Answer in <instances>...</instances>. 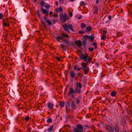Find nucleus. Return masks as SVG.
Segmentation results:
<instances>
[{
    "instance_id": "obj_37",
    "label": "nucleus",
    "mask_w": 132,
    "mask_h": 132,
    "mask_svg": "<svg viewBox=\"0 0 132 132\" xmlns=\"http://www.w3.org/2000/svg\"><path fill=\"white\" fill-rule=\"evenodd\" d=\"M47 22L48 25L49 26L50 25L52 24L51 22L49 20H47Z\"/></svg>"
},
{
    "instance_id": "obj_35",
    "label": "nucleus",
    "mask_w": 132,
    "mask_h": 132,
    "mask_svg": "<svg viewBox=\"0 0 132 132\" xmlns=\"http://www.w3.org/2000/svg\"><path fill=\"white\" fill-rule=\"evenodd\" d=\"M92 45L95 46V47H94V48L95 49H96L97 48V45L96 42H94L92 44Z\"/></svg>"
},
{
    "instance_id": "obj_63",
    "label": "nucleus",
    "mask_w": 132,
    "mask_h": 132,
    "mask_svg": "<svg viewBox=\"0 0 132 132\" xmlns=\"http://www.w3.org/2000/svg\"><path fill=\"white\" fill-rule=\"evenodd\" d=\"M118 104L119 105L120 107L121 108L122 107V106L121 104H120L119 103H118Z\"/></svg>"
},
{
    "instance_id": "obj_12",
    "label": "nucleus",
    "mask_w": 132,
    "mask_h": 132,
    "mask_svg": "<svg viewBox=\"0 0 132 132\" xmlns=\"http://www.w3.org/2000/svg\"><path fill=\"white\" fill-rule=\"evenodd\" d=\"M75 43L76 45L80 48L82 46V42L80 40H76L75 41Z\"/></svg>"
},
{
    "instance_id": "obj_51",
    "label": "nucleus",
    "mask_w": 132,
    "mask_h": 132,
    "mask_svg": "<svg viewBox=\"0 0 132 132\" xmlns=\"http://www.w3.org/2000/svg\"><path fill=\"white\" fill-rule=\"evenodd\" d=\"M59 0L61 3H63L64 2V0Z\"/></svg>"
},
{
    "instance_id": "obj_36",
    "label": "nucleus",
    "mask_w": 132,
    "mask_h": 132,
    "mask_svg": "<svg viewBox=\"0 0 132 132\" xmlns=\"http://www.w3.org/2000/svg\"><path fill=\"white\" fill-rule=\"evenodd\" d=\"M80 5L82 6H83L85 5V3L84 1H82L81 2Z\"/></svg>"
},
{
    "instance_id": "obj_44",
    "label": "nucleus",
    "mask_w": 132,
    "mask_h": 132,
    "mask_svg": "<svg viewBox=\"0 0 132 132\" xmlns=\"http://www.w3.org/2000/svg\"><path fill=\"white\" fill-rule=\"evenodd\" d=\"M56 59L57 60V61L58 62H59L61 60V58H59L58 57H56Z\"/></svg>"
},
{
    "instance_id": "obj_22",
    "label": "nucleus",
    "mask_w": 132,
    "mask_h": 132,
    "mask_svg": "<svg viewBox=\"0 0 132 132\" xmlns=\"http://www.w3.org/2000/svg\"><path fill=\"white\" fill-rule=\"evenodd\" d=\"M87 38H85V37H84V39H83L82 42V44L83 47H86V43L87 40Z\"/></svg>"
},
{
    "instance_id": "obj_33",
    "label": "nucleus",
    "mask_w": 132,
    "mask_h": 132,
    "mask_svg": "<svg viewBox=\"0 0 132 132\" xmlns=\"http://www.w3.org/2000/svg\"><path fill=\"white\" fill-rule=\"evenodd\" d=\"M102 37H101V39L102 40H105V38H106V37L105 34L102 35H101Z\"/></svg>"
},
{
    "instance_id": "obj_4",
    "label": "nucleus",
    "mask_w": 132,
    "mask_h": 132,
    "mask_svg": "<svg viewBox=\"0 0 132 132\" xmlns=\"http://www.w3.org/2000/svg\"><path fill=\"white\" fill-rule=\"evenodd\" d=\"M73 130L74 132H83V127L81 124H78L76 128H74Z\"/></svg>"
},
{
    "instance_id": "obj_52",
    "label": "nucleus",
    "mask_w": 132,
    "mask_h": 132,
    "mask_svg": "<svg viewBox=\"0 0 132 132\" xmlns=\"http://www.w3.org/2000/svg\"><path fill=\"white\" fill-rule=\"evenodd\" d=\"M82 16L81 15H80V16H79L78 17V18L79 19H80L82 18Z\"/></svg>"
},
{
    "instance_id": "obj_32",
    "label": "nucleus",
    "mask_w": 132,
    "mask_h": 132,
    "mask_svg": "<svg viewBox=\"0 0 132 132\" xmlns=\"http://www.w3.org/2000/svg\"><path fill=\"white\" fill-rule=\"evenodd\" d=\"M9 22L8 19L7 18H5L4 19H3L2 22V24L4 23Z\"/></svg>"
},
{
    "instance_id": "obj_2",
    "label": "nucleus",
    "mask_w": 132,
    "mask_h": 132,
    "mask_svg": "<svg viewBox=\"0 0 132 132\" xmlns=\"http://www.w3.org/2000/svg\"><path fill=\"white\" fill-rule=\"evenodd\" d=\"M62 27L63 28L64 30L67 32L68 33L70 32V31L69 29H70L72 31H73L74 29L73 27L71 24H69L68 25L66 23H64V24H63L62 26Z\"/></svg>"
},
{
    "instance_id": "obj_21",
    "label": "nucleus",
    "mask_w": 132,
    "mask_h": 132,
    "mask_svg": "<svg viewBox=\"0 0 132 132\" xmlns=\"http://www.w3.org/2000/svg\"><path fill=\"white\" fill-rule=\"evenodd\" d=\"M76 87L78 88H81L82 87V85L79 82H76Z\"/></svg>"
},
{
    "instance_id": "obj_6",
    "label": "nucleus",
    "mask_w": 132,
    "mask_h": 132,
    "mask_svg": "<svg viewBox=\"0 0 132 132\" xmlns=\"http://www.w3.org/2000/svg\"><path fill=\"white\" fill-rule=\"evenodd\" d=\"M89 58L88 56L85 54H82L79 56V58L80 59L83 60L84 61H86Z\"/></svg>"
},
{
    "instance_id": "obj_48",
    "label": "nucleus",
    "mask_w": 132,
    "mask_h": 132,
    "mask_svg": "<svg viewBox=\"0 0 132 132\" xmlns=\"http://www.w3.org/2000/svg\"><path fill=\"white\" fill-rule=\"evenodd\" d=\"M81 69V68L77 67V71H79Z\"/></svg>"
},
{
    "instance_id": "obj_58",
    "label": "nucleus",
    "mask_w": 132,
    "mask_h": 132,
    "mask_svg": "<svg viewBox=\"0 0 132 132\" xmlns=\"http://www.w3.org/2000/svg\"><path fill=\"white\" fill-rule=\"evenodd\" d=\"M95 64L96 66H97V67H98L99 66V64L98 63H96Z\"/></svg>"
},
{
    "instance_id": "obj_56",
    "label": "nucleus",
    "mask_w": 132,
    "mask_h": 132,
    "mask_svg": "<svg viewBox=\"0 0 132 132\" xmlns=\"http://www.w3.org/2000/svg\"><path fill=\"white\" fill-rule=\"evenodd\" d=\"M52 15L54 17H57L58 16L56 14H53Z\"/></svg>"
},
{
    "instance_id": "obj_34",
    "label": "nucleus",
    "mask_w": 132,
    "mask_h": 132,
    "mask_svg": "<svg viewBox=\"0 0 132 132\" xmlns=\"http://www.w3.org/2000/svg\"><path fill=\"white\" fill-rule=\"evenodd\" d=\"M47 121L48 123L51 122H52V118H49L47 119Z\"/></svg>"
},
{
    "instance_id": "obj_10",
    "label": "nucleus",
    "mask_w": 132,
    "mask_h": 132,
    "mask_svg": "<svg viewBox=\"0 0 132 132\" xmlns=\"http://www.w3.org/2000/svg\"><path fill=\"white\" fill-rule=\"evenodd\" d=\"M85 38H87L88 39H90L91 41L92 42L94 41V37L93 35H92L90 36H89L87 35H86L85 36Z\"/></svg>"
},
{
    "instance_id": "obj_11",
    "label": "nucleus",
    "mask_w": 132,
    "mask_h": 132,
    "mask_svg": "<svg viewBox=\"0 0 132 132\" xmlns=\"http://www.w3.org/2000/svg\"><path fill=\"white\" fill-rule=\"evenodd\" d=\"M105 127L106 129L109 131L112 132L113 131V128L110 126H109L107 125H105Z\"/></svg>"
},
{
    "instance_id": "obj_62",
    "label": "nucleus",
    "mask_w": 132,
    "mask_h": 132,
    "mask_svg": "<svg viewBox=\"0 0 132 132\" xmlns=\"http://www.w3.org/2000/svg\"><path fill=\"white\" fill-rule=\"evenodd\" d=\"M56 5L57 6L58 5V2L57 1L56 2Z\"/></svg>"
},
{
    "instance_id": "obj_7",
    "label": "nucleus",
    "mask_w": 132,
    "mask_h": 132,
    "mask_svg": "<svg viewBox=\"0 0 132 132\" xmlns=\"http://www.w3.org/2000/svg\"><path fill=\"white\" fill-rule=\"evenodd\" d=\"M65 110L67 113H68L71 111V110L70 108L69 104V103L66 104L65 106Z\"/></svg>"
},
{
    "instance_id": "obj_47",
    "label": "nucleus",
    "mask_w": 132,
    "mask_h": 132,
    "mask_svg": "<svg viewBox=\"0 0 132 132\" xmlns=\"http://www.w3.org/2000/svg\"><path fill=\"white\" fill-rule=\"evenodd\" d=\"M60 45L61 47V48L62 49L64 48L65 46H64L62 44H61Z\"/></svg>"
},
{
    "instance_id": "obj_31",
    "label": "nucleus",
    "mask_w": 132,
    "mask_h": 132,
    "mask_svg": "<svg viewBox=\"0 0 132 132\" xmlns=\"http://www.w3.org/2000/svg\"><path fill=\"white\" fill-rule=\"evenodd\" d=\"M86 27V24L84 23H81V28L82 29Z\"/></svg>"
},
{
    "instance_id": "obj_14",
    "label": "nucleus",
    "mask_w": 132,
    "mask_h": 132,
    "mask_svg": "<svg viewBox=\"0 0 132 132\" xmlns=\"http://www.w3.org/2000/svg\"><path fill=\"white\" fill-rule=\"evenodd\" d=\"M54 106L53 104L51 103H48L47 107L49 109L51 110H52Z\"/></svg>"
},
{
    "instance_id": "obj_28",
    "label": "nucleus",
    "mask_w": 132,
    "mask_h": 132,
    "mask_svg": "<svg viewBox=\"0 0 132 132\" xmlns=\"http://www.w3.org/2000/svg\"><path fill=\"white\" fill-rule=\"evenodd\" d=\"M53 128V125H51V126L47 130L49 132H51L52 131Z\"/></svg>"
},
{
    "instance_id": "obj_64",
    "label": "nucleus",
    "mask_w": 132,
    "mask_h": 132,
    "mask_svg": "<svg viewBox=\"0 0 132 132\" xmlns=\"http://www.w3.org/2000/svg\"><path fill=\"white\" fill-rule=\"evenodd\" d=\"M126 130L125 129V130H123V132H126Z\"/></svg>"
},
{
    "instance_id": "obj_26",
    "label": "nucleus",
    "mask_w": 132,
    "mask_h": 132,
    "mask_svg": "<svg viewBox=\"0 0 132 132\" xmlns=\"http://www.w3.org/2000/svg\"><path fill=\"white\" fill-rule=\"evenodd\" d=\"M62 37H63L65 38H68L69 37V36L68 34H65L64 33H63L62 34Z\"/></svg>"
},
{
    "instance_id": "obj_53",
    "label": "nucleus",
    "mask_w": 132,
    "mask_h": 132,
    "mask_svg": "<svg viewBox=\"0 0 132 132\" xmlns=\"http://www.w3.org/2000/svg\"><path fill=\"white\" fill-rule=\"evenodd\" d=\"M108 18L109 20H111V15H109L108 16Z\"/></svg>"
},
{
    "instance_id": "obj_60",
    "label": "nucleus",
    "mask_w": 132,
    "mask_h": 132,
    "mask_svg": "<svg viewBox=\"0 0 132 132\" xmlns=\"http://www.w3.org/2000/svg\"><path fill=\"white\" fill-rule=\"evenodd\" d=\"M31 129H28L27 130V131L29 132H30L31 130Z\"/></svg>"
},
{
    "instance_id": "obj_8",
    "label": "nucleus",
    "mask_w": 132,
    "mask_h": 132,
    "mask_svg": "<svg viewBox=\"0 0 132 132\" xmlns=\"http://www.w3.org/2000/svg\"><path fill=\"white\" fill-rule=\"evenodd\" d=\"M70 105L72 110H75L77 108V107L75 103L73 101H71Z\"/></svg>"
},
{
    "instance_id": "obj_23",
    "label": "nucleus",
    "mask_w": 132,
    "mask_h": 132,
    "mask_svg": "<svg viewBox=\"0 0 132 132\" xmlns=\"http://www.w3.org/2000/svg\"><path fill=\"white\" fill-rule=\"evenodd\" d=\"M114 129L116 132H118L119 131V129L118 125H116L114 126Z\"/></svg>"
},
{
    "instance_id": "obj_20",
    "label": "nucleus",
    "mask_w": 132,
    "mask_h": 132,
    "mask_svg": "<svg viewBox=\"0 0 132 132\" xmlns=\"http://www.w3.org/2000/svg\"><path fill=\"white\" fill-rule=\"evenodd\" d=\"M110 95L113 97H116L117 95V92L115 91H113L111 92Z\"/></svg>"
},
{
    "instance_id": "obj_18",
    "label": "nucleus",
    "mask_w": 132,
    "mask_h": 132,
    "mask_svg": "<svg viewBox=\"0 0 132 132\" xmlns=\"http://www.w3.org/2000/svg\"><path fill=\"white\" fill-rule=\"evenodd\" d=\"M63 11L62 7H60L59 8H57L56 9L55 11L57 13L61 12Z\"/></svg>"
},
{
    "instance_id": "obj_19",
    "label": "nucleus",
    "mask_w": 132,
    "mask_h": 132,
    "mask_svg": "<svg viewBox=\"0 0 132 132\" xmlns=\"http://www.w3.org/2000/svg\"><path fill=\"white\" fill-rule=\"evenodd\" d=\"M83 70H84V73L85 75H87L89 71V68L88 67Z\"/></svg>"
},
{
    "instance_id": "obj_40",
    "label": "nucleus",
    "mask_w": 132,
    "mask_h": 132,
    "mask_svg": "<svg viewBox=\"0 0 132 132\" xmlns=\"http://www.w3.org/2000/svg\"><path fill=\"white\" fill-rule=\"evenodd\" d=\"M29 118H29V116H27L25 117V120L26 121H28Z\"/></svg>"
},
{
    "instance_id": "obj_42",
    "label": "nucleus",
    "mask_w": 132,
    "mask_h": 132,
    "mask_svg": "<svg viewBox=\"0 0 132 132\" xmlns=\"http://www.w3.org/2000/svg\"><path fill=\"white\" fill-rule=\"evenodd\" d=\"M77 75L78 76H80L81 77H82L83 76V75H82L81 73H78L77 74Z\"/></svg>"
},
{
    "instance_id": "obj_5",
    "label": "nucleus",
    "mask_w": 132,
    "mask_h": 132,
    "mask_svg": "<svg viewBox=\"0 0 132 132\" xmlns=\"http://www.w3.org/2000/svg\"><path fill=\"white\" fill-rule=\"evenodd\" d=\"M57 39V41L59 42H60V40H63L64 42L66 43L69 44V41L67 39H65L63 37L59 35L58 36L55 38Z\"/></svg>"
},
{
    "instance_id": "obj_45",
    "label": "nucleus",
    "mask_w": 132,
    "mask_h": 132,
    "mask_svg": "<svg viewBox=\"0 0 132 132\" xmlns=\"http://www.w3.org/2000/svg\"><path fill=\"white\" fill-rule=\"evenodd\" d=\"M3 16V15L2 13H0V19H2Z\"/></svg>"
},
{
    "instance_id": "obj_3",
    "label": "nucleus",
    "mask_w": 132,
    "mask_h": 132,
    "mask_svg": "<svg viewBox=\"0 0 132 132\" xmlns=\"http://www.w3.org/2000/svg\"><path fill=\"white\" fill-rule=\"evenodd\" d=\"M75 90L73 87H70L69 88V90L68 92V95L72 98L75 97V95L74 94H75Z\"/></svg>"
},
{
    "instance_id": "obj_50",
    "label": "nucleus",
    "mask_w": 132,
    "mask_h": 132,
    "mask_svg": "<svg viewBox=\"0 0 132 132\" xmlns=\"http://www.w3.org/2000/svg\"><path fill=\"white\" fill-rule=\"evenodd\" d=\"M69 16L70 17H72V12H69Z\"/></svg>"
},
{
    "instance_id": "obj_1",
    "label": "nucleus",
    "mask_w": 132,
    "mask_h": 132,
    "mask_svg": "<svg viewBox=\"0 0 132 132\" xmlns=\"http://www.w3.org/2000/svg\"><path fill=\"white\" fill-rule=\"evenodd\" d=\"M60 18L62 22L63 23L65 22L66 20L69 19L67 14L65 12H61L60 14Z\"/></svg>"
},
{
    "instance_id": "obj_39",
    "label": "nucleus",
    "mask_w": 132,
    "mask_h": 132,
    "mask_svg": "<svg viewBox=\"0 0 132 132\" xmlns=\"http://www.w3.org/2000/svg\"><path fill=\"white\" fill-rule=\"evenodd\" d=\"M45 7L46 8L49 9L50 8V5L46 3V4L45 6Z\"/></svg>"
},
{
    "instance_id": "obj_55",
    "label": "nucleus",
    "mask_w": 132,
    "mask_h": 132,
    "mask_svg": "<svg viewBox=\"0 0 132 132\" xmlns=\"http://www.w3.org/2000/svg\"><path fill=\"white\" fill-rule=\"evenodd\" d=\"M77 66H75L74 67V70H76L77 69Z\"/></svg>"
},
{
    "instance_id": "obj_46",
    "label": "nucleus",
    "mask_w": 132,
    "mask_h": 132,
    "mask_svg": "<svg viewBox=\"0 0 132 132\" xmlns=\"http://www.w3.org/2000/svg\"><path fill=\"white\" fill-rule=\"evenodd\" d=\"M57 19H53L52 20V21L53 22V23H55L57 21Z\"/></svg>"
},
{
    "instance_id": "obj_41",
    "label": "nucleus",
    "mask_w": 132,
    "mask_h": 132,
    "mask_svg": "<svg viewBox=\"0 0 132 132\" xmlns=\"http://www.w3.org/2000/svg\"><path fill=\"white\" fill-rule=\"evenodd\" d=\"M92 59L91 58L89 57V59H88V62H87L88 64V63H90V61H91Z\"/></svg>"
},
{
    "instance_id": "obj_61",
    "label": "nucleus",
    "mask_w": 132,
    "mask_h": 132,
    "mask_svg": "<svg viewBox=\"0 0 132 132\" xmlns=\"http://www.w3.org/2000/svg\"><path fill=\"white\" fill-rule=\"evenodd\" d=\"M98 0H96V4H98Z\"/></svg>"
},
{
    "instance_id": "obj_49",
    "label": "nucleus",
    "mask_w": 132,
    "mask_h": 132,
    "mask_svg": "<svg viewBox=\"0 0 132 132\" xmlns=\"http://www.w3.org/2000/svg\"><path fill=\"white\" fill-rule=\"evenodd\" d=\"M95 11L94 12L95 13H97L98 10V9L97 8V7H96V8L95 9Z\"/></svg>"
},
{
    "instance_id": "obj_27",
    "label": "nucleus",
    "mask_w": 132,
    "mask_h": 132,
    "mask_svg": "<svg viewBox=\"0 0 132 132\" xmlns=\"http://www.w3.org/2000/svg\"><path fill=\"white\" fill-rule=\"evenodd\" d=\"M121 123L124 127H125V125H126L127 123V122L125 119H123V120L122 121Z\"/></svg>"
},
{
    "instance_id": "obj_54",
    "label": "nucleus",
    "mask_w": 132,
    "mask_h": 132,
    "mask_svg": "<svg viewBox=\"0 0 132 132\" xmlns=\"http://www.w3.org/2000/svg\"><path fill=\"white\" fill-rule=\"evenodd\" d=\"M103 32L105 34H106L107 33V31L106 30H103Z\"/></svg>"
},
{
    "instance_id": "obj_25",
    "label": "nucleus",
    "mask_w": 132,
    "mask_h": 132,
    "mask_svg": "<svg viewBox=\"0 0 132 132\" xmlns=\"http://www.w3.org/2000/svg\"><path fill=\"white\" fill-rule=\"evenodd\" d=\"M3 26L4 27H9L10 26V24L9 22L4 23L2 24Z\"/></svg>"
},
{
    "instance_id": "obj_38",
    "label": "nucleus",
    "mask_w": 132,
    "mask_h": 132,
    "mask_svg": "<svg viewBox=\"0 0 132 132\" xmlns=\"http://www.w3.org/2000/svg\"><path fill=\"white\" fill-rule=\"evenodd\" d=\"M85 32V31H81L78 32V33L79 34H84Z\"/></svg>"
},
{
    "instance_id": "obj_30",
    "label": "nucleus",
    "mask_w": 132,
    "mask_h": 132,
    "mask_svg": "<svg viewBox=\"0 0 132 132\" xmlns=\"http://www.w3.org/2000/svg\"><path fill=\"white\" fill-rule=\"evenodd\" d=\"M59 105L61 107H63L64 106L65 103L63 102H59Z\"/></svg>"
},
{
    "instance_id": "obj_29",
    "label": "nucleus",
    "mask_w": 132,
    "mask_h": 132,
    "mask_svg": "<svg viewBox=\"0 0 132 132\" xmlns=\"http://www.w3.org/2000/svg\"><path fill=\"white\" fill-rule=\"evenodd\" d=\"M91 28L90 27L88 26L86 28V30L87 32H89L91 31Z\"/></svg>"
},
{
    "instance_id": "obj_59",
    "label": "nucleus",
    "mask_w": 132,
    "mask_h": 132,
    "mask_svg": "<svg viewBox=\"0 0 132 132\" xmlns=\"http://www.w3.org/2000/svg\"><path fill=\"white\" fill-rule=\"evenodd\" d=\"M53 12L52 11H51L50 12V14L51 15L52 14Z\"/></svg>"
},
{
    "instance_id": "obj_16",
    "label": "nucleus",
    "mask_w": 132,
    "mask_h": 132,
    "mask_svg": "<svg viewBox=\"0 0 132 132\" xmlns=\"http://www.w3.org/2000/svg\"><path fill=\"white\" fill-rule=\"evenodd\" d=\"M76 73L73 71H71L70 72V75L72 78L75 77Z\"/></svg>"
},
{
    "instance_id": "obj_9",
    "label": "nucleus",
    "mask_w": 132,
    "mask_h": 132,
    "mask_svg": "<svg viewBox=\"0 0 132 132\" xmlns=\"http://www.w3.org/2000/svg\"><path fill=\"white\" fill-rule=\"evenodd\" d=\"M88 65V64L87 62H82L81 65V69H85V68H87Z\"/></svg>"
},
{
    "instance_id": "obj_57",
    "label": "nucleus",
    "mask_w": 132,
    "mask_h": 132,
    "mask_svg": "<svg viewBox=\"0 0 132 132\" xmlns=\"http://www.w3.org/2000/svg\"><path fill=\"white\" fill-rule=\"evenodd\" d=\"M129 7H132V4H130L129 5Z\"/></svg>"
},
{
    "instance_id": "obj_13",
    "label": "nucleus",
    "mask_w": 132,
    "mask_h": 132,
    "mask_svg": "<svg viewBox=\"0 0 132 132\" xmlns=\"http://www.w3.org/2000/svg\"><path fill=\"white\" fill-rule=\"evenodd\" d=\"M41 11L44 14H46V15H47L48 14L49 12V10H46L43 7H41Z\"/></svg>"
},
{
    "instance_id": "obj_43",
    "label": "nucleus",
    "mask_w": 132,
    "mask_h": 132,
    "mask_svg": "<svg viewBox=\"0 0 132 132\" xmlns=\"http://www.w3.org/2000/svg\"><path fill=\"white\" fill-rule=\"evenodd\" d=\"M94 49V48H93L89 47L88 48V50H90V51H92Z\"/></svg>"
},
{
    "instance_id": "obj_24",
    "label": "nucleus",
    "mask_w": 132,
    "mask_h": 132,
    "mask_svg": "<svg viewBox=\"0 0 132 132\" xmlns=\"http://www.w3.org/2000/svg\"><path fill=\"white\" fill-rule=\"evenodd\" d=\"M46 3L44 2L43 1H40V4L41 6L42 7H43V6H45V5L46 4Z\"/></svg>"
},
{
    "instance_id": "obj_17",
    "label": "nucleus",
    "mask_w": 132,
    "mask_h": 132,
    "mask_svg": "<svg viewBox=\"0 0 132 132\" xmlns=\"http://www.w3.org/2000/svg\"><path fill=\"white\" fill-rule=\"evenodd\" d=\"M75 99L76 104L78 105H79L81 102L79 98H75Z\"/></svg>"
},
{
    "instance_id": "obj_15",
    "label": "nucleus",
    "mask_w": 132,
    "mask_h": 132,
    "mask_svg": "<svg viewBox=\"0 0 132 132\" xmlns=\"http://www.w3.org/2000/svg\"><path fill=\"white\" fill-rule=\"evenodd\" d=\"M81 88H78L77 87H76L75 88V93H79L81 92Z\"/></svg>"
}]
</instances>
